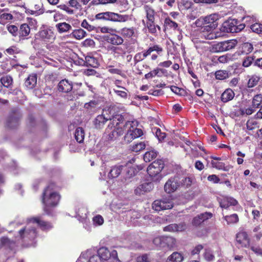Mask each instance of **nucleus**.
<instances>
[{
    "instance_id": "obj_6",
    "label": "nucleus",
    "mask_w": 262,
    "mask_h": 262,
    "mask_svg": "<svg viewBox=\"0 0 262 262\" xmlns=\"http://www.w3.org/2000/svg\"><path fill=\"white\" fill-rule=\"evenodd\" d=\"M244 25L237 26V21L236 19H230L224 22L220 30L223 33H236L244 28Z\"/></svg>"
},
{
    "instance_id": "obj_30",
    "label": "nucleus",
    "mask_w": 262,
    "mask_h": 262,
    "mask_svg": "<svg viewBox=\"0 0 262 262\" xmlns=\"http://www.w3.org/2000/svg\"><path fill=\"white\" fill-rule=\"evenodd\" d=\"M56 28L60 33L67 32L72 29V26L65 22L58 23L56 25Z\"/></svg>"
},
{
    "instance_id": "obj_23",
    "label": "nucleus",
    "mask_w": 262,
    "mask_h": 262,
    "mask_svg": "<svg viewBox=\"0 0 262 262\" xmlns=\"http://www.w3.org/2000/svg\"><path fill=\"white\" fill-rule=\"evenodd\" d=\"M237 204V201L232 198H225L220 202V206L224 208H227L231 205L235 206Z\"/></svg>"
},
{
    "instance_id": "obj_56",
    "label": "nucleus",
    "mask_w": 262,
    "mask_h": 262,
    "mask_svg": "<svg viewBox=\"0 0 262 262\" xmlns=\"http://www.w3.org/2000/svg\"><path fill=\"white\" fill-rule=\"evenodd\" d=\"M94 225L95 226L102 225L104 222L103 218L100 215H97L93 218Z\"/></svg>"
},
{
    "instance_id": "obj_40",
    "label": "nucleus",
    "mask_w": 262,
    "mask_h": 262,
    "mask_svg": "<svg viewBox=\"0 0 262 262\" xmlns=\"http://www.w3.org/2000/svg\"><path fill=\"white\" fill-rule=\"evenodd\" d=\"M176 245V240L172 237L164 236V247L171 248Z\"/></svg>"
},
{
    "instance_id": "obj_50",
    "label": "nucleus",
    "mask_w": 262,
    "mask_h": 262,
    "mask_svg": "<svg viewBox=\"0 0 262 262\" xmlns=\"http://www.w3.org/2000/svg\"><path fill=\"white\" fill-rule=\"evenodd\" d=\"M252 31L257 34H262V24L255 23L251 26Z\"/></svg>"
},
{
    "instance_id": "obj_58",
    "label": "nucleus",
    "mask_w": 262,
    "mask_h": 262,
    "mask_svg": "<svg viewBox=\"0 0 262 262\" xmlns=\"http://www.w3.org/2000/svg\"><path fill=\"white\" fill-rule=\"evenodd\" d=\"M20 50L16 46H11L6 50V52L9 55H14L20 53Z\"/></svg>"
},
{
    "instance_id": "obj_19",
    "label": "nucleus",
    "mask_w": 262,
    "mask_h": 262,
    "mask_svg": "<svg viewBox=\"0 0 262 262\" xmlns=\"http://www.w3.org/2000/svg\"><path fill=\"white\" fill-rule=\"evenodd\" d=\"M218 15L212 14L204 18V24L209 26H212V25H213L214 29H215L218 26Z\"/></svg>"
},
{
    "instance_id": "obj_39",
    "label": "nucleus",
    "mask_w": 262,
    "mask_h": 262,
    "mask_svg": "<svg viewBox=\"0 0 262 262\" xmlns=\"http://www.w3.org/2000/svg\"><path fill=\"white\" fill-rule=\"evenodd\" d=\"M162 48L158 45H154L152 47H149L146 51L143 52V57L146 58L147 56L149 55L153 51H157L158 53L162 51Z\"/></svg>"
},
{
    "instance_id": "obj_17",
    "label": "nucleus",
    "mask_w": 262,
    "mask_h": 262,
    "mask_svg": "<svg viewBox=\"0 0 262 262\" xmlns=\"http://www.w3.org/2000/svg\"><path fill=\"white\" fill-rule=\"evenodd\" d=\"M29 222L35 223L42 230H49L52 228V225L41 219L40 217H36L29 220Z\"/></svg>"
},
{
    "instance_id": "obj_11",
    "label": "nucleus",
    "mask_w": 262,
    "mask_h": 262,
    "mask_svg": "<svg viewBox=\"0 0 262 262\" xmlns=\"http://www.w3.org/2000/svg\"><path fill=\"white\" fill-rule=\"evenodd\" d=\"M21 115L18 109H13L11 111L6 122V125L11 128L16 127L19 123Z\"/></svg>"
},
{
    "instance_id": "obj_47",
    "label": "nucleus",
    "mask_w": 262,
    "mask_h": 262,
    "mask_svg": "<svg viewBox=\"0 0 262 262\" xmlns=\"http://www.w3.org/2000/svg\"><path fill=\"white\" fill-rule=\"evenodd\" d=\"M260 80V77L256 75L252 76L248 82V87L253 88L256 85Z\"/></svg>"
},
{
    "instance_id": "obj_37",
    "label": "nucleus",
    "mask_w": 262,
    "mask_h": 262,
    "mask_svg": "<svg viewBox=\"0 0 262 262\" xmlns=\"http://www.w3.org/2000/svg\"><path fill=\"white\" fill-rule=\"evenodd\" d=\"M15 243L7 237L3 236L0 238V245L7 248H12Z\"/></svg>"
},
{
    "instance_id": "obj_12",
    "label": "nucleus",
    "mask_w": 262,
    "mask_h": 262,
    "mask_svg": "<svg viewBox=\"0 0 262 262\" xmlns=\"http://www.w3.org/2000/svg\"><path fill=\"white\" fill-rule=\"evenodd\" d=\"M125 166L121 164H116L110 167L107 174V177L110 179L118 178L124 170Z\"/></svg>"
},
{
    "instance_id": "obj_29",
    "label": "nucleus",
    "mask_w": 262,
    "mask_h": 262,
    "mask_svg": "<svg viewBox=\"0 0 262 262\" xmlns=\"http://www.w3.org/2000/svg\"><path fill=\"white\" fill-rule=\"evenodd\" d=\"M30 32V28L28 25L26 24H23L20 25L18 30L19 37L20 38L23 37H26L29 34Z\"/></svg>"
},
{
    "instance_id": "obj_27",
    "label": "nucleus",
    "mask_w": 262,
    "mask_h": 262,
    "mask_svg": "<svg viewBox=\"0 0 262 262\" xmlns=\"http://www.w3.org/2000/svg\"><path fill=\"white\" fill-rule=\"evenodd\" d=\"M97 254L100 257L102 262L107 260L110 257V253L106 248H100L97 251Z\"/></svg>"
},
{
    "instance_id": "obj_38",
    "label": "nucleus",
    "mask_w": 262,
    "mask_h": 262,
    "mask_svg": "<svg viewBox=\"0 0 262 262\" xmlns=\"http://www.w3.org/2000/svg\"><path fill=\"white\" fill-rule=\"evenodd\" d=\"M252 106L254 108L262 107V95L261 94L256 95L253 97Z\"/></svg>"
},
{
    "instance_id": "obj_2",
    "label": "nucleus",
    "mask_w": 262,
    "mask_h": 262,
    "mask_svg": "<svg viewBox=\"0 0 262 262\" xmlns=\"http://www.w3.org/2000/svg\"><path fill=\"white\" fill-rule=\"evenodd\" d=\"M54 184H51L44 190L42 195V202L45 205L44 211L49 213L48 207H55L59 201L60 196L54 190Z\"/></svg>"
},
{
    "instance_id": "obj_42",
    "label": "nucleus",
    "mask_w": 262,
    "mask_h": 262,
    "mask_svg": "<svg viewBox=\"0 0 262 262\" xmlns=\"http://www.w3.org/2000/svg\"><path fill=\"white\" fill-rule=\"evenodd\" d=\"M147 143H148V142H145V141L137 143L135 144H134L132 146L131 149H132V151L136 152L140 151L144 149L145 148L146 146L147 145Z\"/></svg>"
},
{
    "instance_id": "obj_32",
    "label": "nucleus",
    "mask_w": 262,
    "mask_h": 262,
    "mask_svg": "<svg viewBox=\"0 0 262 262\" xmlns=\"http://www.w3.org/2000/svg\"><path fill=\"white\" fill-rule=\"evenodd\" d=\"M144 9L146 12V17L148 21H155V12L154 10L148 5L144 6Z\"/></svg>"
},
{
    "instance_id": "obj_10",
    "label": "nucleus",
    "mask_w": 262,
    "mask_h": 262,
    "mask_svg": "<svg viewBox=\"0 0 262 262\" xmlns=\"http://www.w3.org/2000/svg\"><path fill=\"white\" fill-rule=\"evenodd\" d=\"M181 186L180 178L178 176L171 177L166 182L164 185V190L168 193H170L177 190Z\"/></svg>"
},
{
    "instance_id": "obj_34",
    "label": "nucleus",
    "mask_w": 262,
    "mask_h": 262,
    "mask_svg": "<svg viewBox=\"0 0 262 262\" xmlns=\"http://www.w3.org/2000/svg\"><path fill=\"white\" fill-rule=\"evenodd\" d=\"M164 27L167 29L176 30L178 25L175 21L172 20L169 17H167L164 20Z\"/></svg>"
},
{
    "instance_id": "obj_22",
    "label": "nucleus",
    "mask_w": 262,
    "mask_h": 262,
    "mask_svg": "<svg viewBox=\"0 0 262 262\" xmlns=\"http://www.w3.org/2000/svg\"><path fill=\"white\" fill-rule=\"evenodd\" d=\"M111 119L112 118L106 117L103 114L98 115L94 120L95 126L97 128H101L107 120Z\"/></svg>"
},
{
    "instance_id": "obj_3",
    "label": "nucleus",
    "mask_w": 262,
    "mask_h": 262,
    "mask_svg": "<svg viewBox=\"0 0 262 262\" xmlns=\"http://www.w3.org/2000/svg\"><path fill=\"white\" fill-rule=\"evenodd\" d=\"M123 127L127 133L124 137V141L129 143L134 139L141 137L143 135L142 130L140 128H137L135 126V123L134 121H127Z\"/></svg>"
},
{
    "instance_id": "obj_1",
    "label": "nucleus",
    "mask_w": 262,
    "mask_h": 262,
    "mask_svg": "<svg viewBox=\"0 0 262 262\" xmlns=\"http://www.w3.org/2000/svg\"><path fill=\"white\" fill-rule=\"evenodd\" d=\"M123 116L120 115H116L112 117L106 128V134L108 140H115L123 135L124 129L120 124L123 122Z\"/></svg>"
},
{
    "instance_id": "obj_43",
    "label": "nucleus",
    "mask_w": 262,
    "mask_h": 262,
    "mask_svg": "<svg viewBox=\"0 0 262 262\" xmlns=\"http://www.w3.org/2000/svg\"><path fill=\"white\" fill-rule=\"evenodd\" d=\"M215 76L217 79L224 80L229 77V73L225 70H219L215 73Z\"/></svg>"
},
{
    "instance_id": "obj_57",
    "label": "nucleus",
    "mask_w": 262,
    "mask_h": 262,
    "mask_svg": "<svg viewBox=\"0 0 262 262\" xmlns=\"http://www.w3.org/2000/svg\"><path fill=\"white\" fill-rule=\"evenodd\" d=\"M181 185L189 187L191 185L192 181L189 177H182L180 178Z\"/></svg>"
},
{
    "instance_id": "obj_13",
    "label": "nucleus",
    "mask_w": 262,
    "mask_h": 262,
    "mask_svg": "<svg viewBox=\"0 0 262 262\" xmlns=\"http://www.w3.org/2000/svg\"><path fill=\"white\" fill-rule=\"evenodd\" d=\"M237 246L241 247H247L249 245L250 239L245 231H241L236 234Z\"/></svg>"
},
{
    "instance_id": "obj_45",
    "label": "nucleus",
    "mask_w": 262,
    "mask_h": 262,
    "mask_svg": "<svg viewBox=\"0 0 262 262\" xmlns=\"http://www.w3.org/2000/svg\"><path fill=\"white\" fill-rule=\"evenodd\" d=\"M253 49L252 44L249 42H245L242 46V52L244 54H249L252 51Z\"/></svg>"
},
{
    "instance_id": "obj_64",
    "label": "nucleus",
    "mask_w": 262,
    "mask_h": 262,
    "mask_svg": "<svg viewBox=\"0 0 262 262\" xmlns=\"http://www.w3.org/2000/svg\"><path fill=\"white\" fill-rule=\"evenodd\" d=\"M86 210L83 207L79 208L76 212L77 215L81 217L82 219H84L86 218Z\"/></svg>"
},
{
    "instance_id": "obj_9",
    "label": "nucleus",
    "mask_w": 262,
    "mask_h": 262,
    "mask_svg": "<svg viewBox=\"0 0 262 262\" xmlns=\"http://www.w3.org/2000/svg\"><path fill=\"white\" fill-rule=\"evenodd\" d=\"M173 204L170 199L163 198L160 200H156L152 203V208L157 211L169 209L173 207Z\"/></svg>"
},
{
    "instance_id": "obj_62",
    "label": "nucleus",
    "mask_w": 262,
    "mask_h": 262,
    "mask_svg": "<svg viewBox=\"0 0 262 262\" xmlns=\"http://www.w3.org/2000/svg\"><path fill=\"white\" fill-rule=\"evenodd\" d=\"M204 258L207 261H211L214 259V256L212 251L210 250L206 249L204 253Z\"/></svg>"
},
{
    "instance_id": "obj_54",
    "label": "nucleus",
    "mask_w": 262,
    "mask_h": 262,
    "mask_svg": "<svg viewBox=\"0 0 262 262\" xmlns=\"http://www.w3.org/2000/svg\"><path fill=\"white\" fill-rule=\"evenodd\" d=\"M156 129L155 135L159 141H162L166 138V134L164 132H162L160 128H155Z\"/></svg>"
},
{
    "instance_id": "obj_16",
    "label": "nucleus",
    "mask_w": 262,
    "mask_h": 262,
    "mask_svg": "<svg viewBox=\"0 0 262 262\" xmlns=\"http://www.w3.org/2000/svg\"><path fill=\"white\" fill-rule=\"evenodd\" d=\"M153 184L152 183H145L140 185L134 190L136 195H140L144 193L149 192L153 188Z\"/></svg>"
},
{
    "instance_id": "obj_8",
    "label": "nucleus",
    "mask_w": 262,
    "mask_h": 262,
    "mask_svg": "<svg viewBox=\"0 0 262 262\" xmlns=\"http://www.w3.org/2000/svg\"><path fill=\"white\" fill-rule=\"evenodd\" d=\"M38 38L46 42H53L55 35L52 29L49 27H42L36 35Z\"/></svg>"
},
{
    "instance_id": "obj_53",
    "label": "nucleus",
    "mask_w": 262,
    "mask_h": 262,
    "mask_svg": "<svg viewBox=\"0 0 262 262\" xmlns=\"http://www.w3.org/2000/svg\"><path fill=\"white\" fill-rule=\"evenodd\" d=\"M153 243L158 247L164 248V236L155 237L153 240Z\"/></svg>"
},
{
    "instance_id": "obj_60",
    "label": "nucleus",
    "mask_w": 262,
    "mask_h": 262,
    "mask_svg": "<svg viewBox=\"0 0 262 262\" xmlns=\"http://www.w3.org/2000/svg\"><path fill=\"white\" fill-rule=\"evenodd\" d=\"M98 105V102L96 100H91L84 104V108L88 110H91L95 108Z\"/></svg>"
},
{
    "instance_id": "obj_52",
    "label": "nucleus",
    "mask_w": 262,
    "mask_h": 262,
    "mask_svg": "<svg viewBox=\"0 0 262 262\" xmlns=\"http://www.w3.org/2000/svg\"><path fill=\"white\" fill-rule=\"evenodd\" d=\"M8 31L13 36H16L18 34V29L17 27L13 25H10L7 26Z\"/></svg>"
},
{
    "instance_id": "obj_4",
    "label": "nucleus",
    "mask_w": 262,
    "mask_h": 262,
    "mask_svg": "<svg viewBox=\"0 0 262 262\" xmlns=\"http://www.w3.org/2000/svg\"><path fill=\"white\" fill-rule=\"evenodd\" d=\"M164 167L163 161L162 160H157L148 166L147 171L149 176L152 178L153 181H159L162 178L160 172Z\"/></svg>"
},
{
    "instance_id": "obj_46",
    "label": "nucleus",
    "mask_w": 262,
    "mask_h": 262,
    "mask_svg": "<svg viewBox=\"0 0 262 262\" xmlns=\"http://www.w3.org/2000/svg\"><path fill=\"white\" fill-rule=\"evenodd\" d=\"M225 220H226L227 223L233 224L236 223L238 221V217L237 214H232L230 215H226L224 216Z\"/></svg>"
},
{
    "instance_id": "obj_33",
    "label": "nucleus",
    "mask_w": 262,
    "mask_h": 262,
    "mask_svg": "<svg viewBox=\"0 0 262 262\" xmlns=\"http://www.w3.org/2000/svg\"><path fill=\"white\" fill-rule=\"evenodd\" d=\"M75 138L78 143H82L84 138V131L82 127H78L75 132Z\"/></svg>"
},
{
    "instance_id": "obj_21",
    "label": "nucleus",
    "mask_w": 262,
    "mask_h": 262,
    "mask_svg": "<svg viewBox=\"0 0 262 262\" xmlns=\"http://www.w3.org/2000/svg\"><path fill=\"white\" fill-rule=\"evenodd\" d=\"M99 65L98 60L91 55H88L85 57L83 66L97 68Z\"/></svg>"
},
{
    "instance_id": "obj_51",
    "label": "nucleus",
    "mask_w": 262,
    "mask_h": 262,
    "mask_svg": "<svg viewBox=\"0 0 262 262\" xmlns=\"http://www.w3.org/2000/svg\"><path fill=\"white\" fill-rule=\"evenodd\" d=\"M224 33L222 31L220 30V31H216L212 32V33H210L209 35H207V39L211 40L213 39L217 38L222 36L224 35Z\"/></svg>"
},
{
    "instance_id": "obj_24",
    "label": "nucleus",
    "mask_w": 262,
    "mask_h": 262,
    "mask_svg": "<svg viewBox=\"0 0 262 262\" xmlns=\"http://www.w3.org/2000/svg\"><path fill=\"white\" fill-rule=\"evenodd\" d=\"M184 259L183 254L178 252H174L169 255L166 262H182Z\"/></svg>"
},
{
    "instance_id": "obj_26",
    "label": "nucleus",
    "mask_w": 262,
    "mask_h": 262,
    "mask_svg": "<svg viewBox=\"0 0 262 262\" xmlns=\"http://www.w3.org/2000/svg\"><path fill=\"white\" fill-rule=\"evenodd\" d=\"M135 33V28L134 27L131 28H123L120 30L121 35L126 38H130L134 36Z\"/></svg>"
},
{
    "instance_id": "obj_44",
    "label": "nucleus",
    "mask_w": 262,
    "mask_h": 262,
    "mask_svg": "<svg viewBox=\"0 0 262 262\" xmlns=\"http://www.w3.org/2000/svg\"><path fill=\"white\" fill-rule=\"evenodd\" d=\"M13 18V15L11 13H3L0 14V24H5L7 21H9Z\"/></svg>"
},
{
    "instance_id": "obj_49",
    "label": "nucleus",
    "mask_w": 262,
    "mask_h": 262,
    "mask_svg": "<svg viewBox=\"0 0 262 262\" xmlns=\"http://www.w3.org/2000/svg\"><path fill=\"white\" fill-rule=\"evenodd\" d=\"M68 5L75 11L80 10L81 8V5L78 0H70Z\"/></svg>"
},
{
    "instance_id": "obj_25",
    "label": "nucleus",
    "mask_w": 262,
    "mask_h": 262,
    "mask_svg": "<svg viewBox=\"0 0 262 262\" xmlns=\"http://www.w3.org/2000/svg\"><path fill=\"white\" fill-rule=\"evenodd\" d=\"M234 97V92L230 89L226 90L221 95V100L224 102L231 100Z\"/></svg>"
},
{
    "instance_id": "obj_41",
    "label": "nucleus",
    "mask_w": 262,
    "mask_h": 262,
    "mask_svg": "<svg viewBox=\"0 0 262 262\" xmlns=\"http://www.w3.org/2000/svg\"><path fill=\"white\" fill-rule=\"evenodd\" d=\"M1 82L6 88H9L13 83V79L10 76H3L1 78Z\"/></svg>"
},
{
    "instance_id": "obj_61",
    "label": "nucleus",
    "mask_w": 262,
    "mask_h": 262,
    "mask_svg": "<svg viewBox=\"0 0 262 262\" xmlns=\"http://www.w3.org/2000/svg\"><path fill=\"white\" fill-rule=\"evenodd\" d=\"M155 21H148L147 23V27L150 33L155 34L157 32L156 27L154 23Z\"/></svg>"
},
{
    "instance_id": "obj_63",
    "label": "nucleus",
    "mask_w": 262,
    "mask_h": 262,
    "mask_svg": "<svg viewBox=\"0 0 262 262\" xmlns=\"http://www.w3.org/2000/svg\"><path fill=\"white\" fill-rule=\"evenodd\" d=\"M214 52H224L223 45L222 42H218L213 45L212 48Z\"/></svg>"
},
{
    "instance_id": "obj_31",
    "label": "nucleus",
    "mask_w": 262,
    "mask_h": 262,
    "mask_svg": "<svg viewBox=\"0 0 262 262\" xmlns=\"http://www.w3.org/2000/svg\"><path fill=\"white\" fill-rule=\"evenodd\" d=\"M222 43L224 52L233 49L237 45V42L236 40L232 39L222 41Z\"/></svg>"
},
{
    "instance_id": "obj_55",
    "label": "nucleus",
    "mask_w": 262,
    "mask_h": 262,
    "mask_svg": "<svg viewBox=\"0 0 262 262\" xmlns=\"http://www.w3.org/2000/svg\"><path fill=\"white\" fill-rule=\"evenodd\" d=\"M159 71H161V72H163V70L161 69H159V68L156 69L154 70H153L152 71H151V72L148 73L147 74H145V78L146 79H149V78H152L156 75H158V73H159Z\"/></svg>"
},
{
    "instance_id": "obj_14",
    "label": "nucleus",
    "mask_w": 262,
    "mask_h": 262,
    "mask_svg": "<svg viewBox=\"0 0 262 262\" xmlns=\"http://www.w3.org/2000/svg\"><path fill=\"white\" fill-rule=\"evenodd\" d=\"M73 89V83L72 81L64 79L61 80L58 84L57 90L59 92L62 93H68L72 91Z\"/></svg>"
},
{
    "instance_id": "obj_18",
    "label": "nucleus",
    "mask_w": 262,
    "mask_h": 262,
    "mask_svg": "<svg viewBox=\"0 0 262 262\" xmlns=\"http://www.w3.org/2000/svg\"><path fill=\"white\" fill-rule=\"evenodd\" d=\"M106 40L107 42L115 46L121 45L124 42L122 37L116 34H112L107 36Z\"/></svg>"
},
{
    "instance_id": "obj_5",
    "label": "nucleus",
    "mask_w": 262,
    "mask_h": 262,
    "mask_svg": "<svg viewBox=\"0 0 262 262\" xmlns=\"http://www.w3.org/2000/svg\"><path fill=\"white\" fill-rule=\"evenodd\" d=\"M97 19H103L115 22H125L130 19L128 15H121L112 12L99 13L96 15Z\"/></svg>"
},
{
    "instance_id": "obj_36",
    "label": "nucleus",
    "mask_w": 262,
    "mask_h": 262,
    "mask_svg": "<svg viewBox=\"0 0 262 262\" xmlns=\"http://www.w3.org/2000/svg\"><path fill=\"white\" fill-rule=\"evenodd\" d=\"M157 156V152L156 150H151L146 151L143 157L145 162H149L150 161L156 158Z\"/></svg>"
},
{
    "instance_id": "obj_7",
    "label": "nucleus",
    "mask_w": 262,
    "mask_h": 262,
    "mask_svg": "<svg viewBox=\"0 0 262 262\" xmlns=\"http://www.w3.org/2000/svg\"><path fill=\"white\" fill-rule=\"evenodd\" d=\"M18 235L26 241L33 240L37 236V232L35 227L28 224L19 230Z\"/></svg>"
},
{
    "instance_id": "obj_15",
    "label": "nucleus",
    "mask_w": 262,
    "mask_h": 262,
    "mask_svg": "<svg viewBox=\"0 0 262 262\" xmlns=\"http://www.w3.org/2000/svg\"><path fill=\"white\" fill-rule=\"evenodd\" d=\"M186 229V225L184 222L179 224H171L163 229L164 231L168 232H182Z\"/></svg>"
},
{
    "instance_id": "obj_28",
    "label": "nucleus",
    "mask_w": 262,
    "mask_h": 262,
    "mask_svg": "<svg viewBox=\"0 0 262 262\" xmlns=\"http://www.w3.org/2000/svg\"><path fill=\"white\" fill-rule=\"evenodd\" d=\"M215 29H214L213 25H212V26H209L204 24V26H203L201 29L200 33L201 37L207 39V35L212 33Z\"/></svg>"
},
{
    "instance_id": "obj_35",
    "label": "nucleus",
    "mask_w": 262,
    "mask_h": 262,
    "mask_svg": "<svg viewBox=\"0 0 262 262\" xmlns=\"http://www.w3.org/2000/svg\"><path fill=\"white\" fill-rule=\"evenodd\" d=\"M86 35V33L82 29L75 30L71 33V35L77 39H81Z\"/></svg>"
},
{
    "instance_id": "obj_59",
    "label": "nucleus",
    "mask_w": 262,
    "mask_h": 262,
    "mask_svg": "<svg viewBox=\"0 0 262 262\" xmlns=\"http://www.w3.org/2000/svg\"><path fill=\"white\" fill-rule=\"evenodd\" d=\"M253 60L254 58L253 56H247L243 60V66L245 67H248L252 63Z\"/></svg>"
},
{
    "instance_id": "obj_48",
    "label": "nucleus",
    "mask_w": 262,
    "mask_h": 262,
    "mask_svg": "<svg viewBox=\"0 0 262 262\" xmlns=\"http://www.w3.org/2000/svg\"><path fill=\"white\" fill-rule=\"evenodd\" d=\"M81 26L83 28L86 29L89 31L96 30L97 28L94 25H92L91 23H89L87 20L84 19L81 24Z\"/></svg>"
},
{
    "instance_id": "obj_20",
    "label": "nucleus",
    "mask_w": 262,
    "mask_h": 262,
    "mask_svg": "<svg viewBox=\"0 0 262 262\" xmlns=\"http://www.w3.org/2000/svg\"><path fill=\"white\" fill-rule=\"evenodd\" d=\"M37 84V75L36 74L30 75L26 79L24 85L28 90H32L35 88Z\"/></svg>"
}]
</instances>
